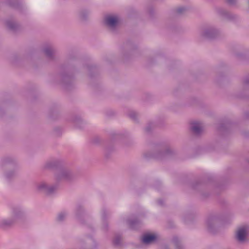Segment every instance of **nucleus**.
Masks as SVG:
<instances>
[{"instance_id": "f257e3e1", "label": "nucleus", "mask_w": 249, "mask_h": 249, "mask_svg": "<svg viewBox=\"0 0 249 249\" xmlns=\"http://www.w3.org/2000/svg\"><path fill=\"white\" fill-rule=\"evenodd\" d=\"M73 174L68 169L59 170L55 174V179L58 181H70L73 178Z\"/></svg>"}, {"instance_id": "20e7f679", "label": "nucleus", "mask_w": 249, "mask_h": 249, "mask_svg": "<svg viewBox=\"0 0 249 249\" xmlns=\"http://www.w3.org/2000/svg\"><path fill=\"white\" fill-rule=\"evenodd\" d=\"M217 33V31L213 27H208L204 29L201 36L204 38L211 39L215 37Z\"/></svg>"}, {"instance_id": "dca6fc26", "label": "nucleus", "mask_w": 249, "mask_h": 249, "mask_svg": "<svg viewBox=\"0 0 249 249\" xmlns=\"http://www.w3.org/2000/svg\"><path fill=\"white\" fill-rule=\"evenodd\" d=\"M84 210L83 208L81 206H79L77 207L76 210V215L77 217H79L83 213Z\"/></svg>"}, {"instance_id": "4be33fe9", "label": "nucleus", "mask_w": 249, "mask_h": 249, "mask_svg": "<svg viewBox=\"0 0 249 249\" xmlns=\"http://www.w3.org/2000/svg\"><path fill=\"white\" fill-rule=\"evenodd\" d=\"M129 115V117L133 119H135L137 117L136 113L134 112L130 113Z\"/></svg>"}, {"instance_id": "f03ea898", "label": "nucleus", "mask_w": 249, "mask_h": 249, "mask_svg": "<svg viewBox=\"0 0 249 249\" xmlns=\"http://www.w3.org/2000/svg\"><path fill=\"white\" fill-rule=\"evenodd\" d=\"M56 188V185H48L45 182H41L36 185V189L38 191L43 192L47 195L53 194Z\"/></svg>"}, {"instance_id": "aec40b11", "label": "nucleus", "mask_w": 249, "mask_h": 249, "mask_svg": "<svg viewBox=\"0 0 249 249\" xmlns=\"http://www.w3.org/2000/svg\"><path fill=\"white\" fill-rule=\"evenodd\" d=\"M153 127V124H149L145 128L146 132H149L150 131L151 128Z\"/></svg>"}, {"instance_id": "412c9836", "label": "nucleus", "mask_w": 249, "mask_h": 249, "mask_svg": "<svg viewBox=\"0 0 249 249\" xmlns=\"http://www.w3.org/2000/svg\"><path fill=\"white\" fill-rule=\"evenodd\" d=\"M213 222V219H209L207 221V225H208V226L209 229L210 230H211V229L212 224Z\"/></svg>"}, {"instance_id": "0eeeda50", "label": "nucleus", "mask_w": 249, "mask_h": 249, "mask_svg": "<svg viewBox=\"0 0 249 249\" xmlns=\"http://www.w3.org/2000/svg\"><path fill=\"white\" fill-rule=\"evenodd\" d=\"M191 130L195 134L198 135L202 132L203 127L201 123L194 122L192 124Z\"/></svg>"}, {"instance_id": "1a4fd4ad", "label": "nucleus", "mask_w": 249, "mask_h": 249, "mask_svg": "<svg viewBox=\"0 0 249 249\" xmlns=\"http://www.w3.org/2000/svg\"><path fill=\"white\" fill-rule=\"evenodd\" d=\"M17 175V171L15 170H12L7 171L5 174V176L7 180H10L15 178Z\"/></svg>"}, {"instance_id": "9b49d317", "label": "nucleus", "mask_w": 249, "mask_h": 249, "mask_svg": "<svg viewBox=\"0 0 249 249\" xmlns=\"http://www.w3.org/2000/svg\"><path fill=\"white\" fill-rule=\"evenodd\" d=\"M6 25L9 29L13 31L16 30L18 26V24L13 20H7Z\"/></svg>"}, {"instance_id": "39448f33", "label": "nucleus", "mask_w": 249, "mask_h": 249, "mask_svg": "<svg viewBox=\"0 0 249 249\" xmlns=\"http://www.w3.org/2000/svg\"><path fill=\"white\" fill-rule=\"evenodd\" d=\"M247 235V228L245 226L239 228L236 234V238L240 242H243L245 241Z\"/></svg>"}, {"instance_id": "9d476101", "label": "nucleus", "mask_w": 249, "mask_h": 249, "mask_svg": "<svg viewBox=\"0 0 249 249\" xmlns=\"http://www.w3.org/2000/svg\"><path fill=\"white\" fill-rule=\"evenodd\" d=\"M44 52L47 56L49 58H53V55L54 53V49L51 46L46 47L44 49Z\"/></svg>"}, {"instance_id": "7ed1b4c3", "label": "nucleus", "mask_w": 249, "mask_h": 249, "mask_svg": "<svg viewBox=\"0 0 249 249\" xmlns=\"http://www.w3.org/2000/svg\"><path fill=\"white\" fill-rule=\"evenodd\" d=\"M22 214V213L20 211H15L13 215L14 219H2L0 221V226L5 227L10 226L16 220L20 218Z\"/></svg>"}, {"instance_id": "a878e982", "label": "nucleus", "mask_w": 249, "mask_h": 249, "mask_svg": "<svg viewBox=\"0 0 249 249\" xmlns=\"http://www.w3.org/2000/svg\"><path fill=\"white\" fill-rule=\"evenodd\" d=\"M158 203L160 204V205H162V202L161 201V200H158Z\"/></svg>"}, {"instance_id": "cd10ccee", "label": "nucleus", "mask_w": 249, "mask_h": 249, "mask_svg": "<svg viewBox=\"0 0 249 249\" xmlns=\"http://www.w3.org/2000/svg\"><path fill=\"white\" fill-rule=\"evenodd\" d=\"M248 4H249V0L248 1Z\"/></svg>"}, {"instance_id": "b1692460", "label": "nucleus", "mask_w": 249, "mask_h": 249, "mask_svg": "<svg viewBox=\"0 0 249 249\" xmlns=\"http://www.w3.org/2000/svg\"><path fill=\"white\" fill-rule=\"evenodd\" d=\"M228 3H229L230 5H233L234 4L237 0H226Z\"/></svg>"}, {"instance_id": "393cba45", "label": "nucleus", "mask_w": 249, "mask_h": 249, "mask_svg": "<svg viewBox=\"0 0 249 249\" xmlns=\"http://www.w3.org/2000/svg\"><path fill=\"white\" fill-rule=\"evenodd\" d=\"M245 82L246 84H249V78H247V79L245 80Z\"/></svg>"}, {"instance_id": "5701e85b", "label": "nucleus", "mask_w": 249, "mask_h": 249, "mask_svg": "<svg viewBox=\"0 0 249 249\" xmlns=\"http://www.w3.org/2000/svg\"><path fill=\"white\" fill-rule=\"evenodd\" d=\"M170 152V150L169 149L166 150V151L164 152H161L160 153V155H166V154H168ZM157 159H160V155H159L158 156H157L156 157Z\"/></svg>"}, {"instance_id": "423d86ee", "label": "nucleus", "mask_w": 249, "mask_h": 249, "mask_svg": "<svg viewBox=\"0 0 249 249\" xmlns=\"http://www.w3.org/2000/svg\"><path fill=\"white\" fill-rule=\"evenodd\" d=\"M118 21V18L116 16H108L105 18L106 24L111 29H114L117 26Z\"/></svg>"}, {"instance_id": "6ab92c4d", "label": "nucleus", "mask_w": 249, "mask_h": 249, "mask_svg": "<svg viewBox=\"0 0 249 249\" xmlns=\"http://www.w3.org/2000/svg\"><path fill=\"white\" fill-rule=\"evenodd\" d=\"M173 241L177 248H180L181 247L179 240L177 237H174Z\"/></svg>"}, {"instance_id": "2eb2a0df", "label": "nucleus", "mask_w": 249, "mask_h": 249, "mask_svg": "<svg viewBox=\"0 0 249 249\" xmlns=\"http://www.w3.org/2000/svg\"><path fill=\"white\" fill-rule=\"evenodd\" d=\"M121 237L120 235H116L113 239V244L115 246H119L121 244Z\"/></svg>"}, {"instance_id": "6e6552de", "label": "nucleus", "mask_w": 249, "mask_h": 249, "mask_svg": "<svg viewBox=\"0 0 249 249\" xmlns=\"http://www.w3.org/2000/svg\"><path fill=\"white\" fill-rule=\"evenodd\" d=\"M157 237L154 234H145L142 238V242L145 244H149L156 240Z\"/></svg>"}, {"instance_id": "4468645a", "label": "nucleus", "mask_w": 249, "mask_h": 249, "mask_svg": "<svg viewBox=\"0 0 249 249\" xmlns=\"http://www.w3.org/2000/svg\"><path fill=\"white\" fill-rule=\"evenodd\" d=\"M67 216V213L65 212H62L59 213L57 216V219L58 221H62L65 219Z\"/></svg>"}, {"instance_id": "bb28decb", "label": "nucleus", "mask_w": 249, "mask_h": 249, "mask_svg": "<svg viewBox=\"0 0 249 249\" xmlns=\"http://www.w3.org/2000/svg\"><path fill=\"white\" fill-rule=\"evenodd\" d=\"M11 167V164H7V166H6V167L8 168V169H10Z\"/></svg>"}, {"instance_id": "f3484780", "label": "nucleus", "mask_w": 249, "mask_h": 249, "mask_svg": "<svg viewBox=\"0 0 249 249\" xmlns=\"http://www.w3.org/2000/svg\"><path fill=\"white\" fill-rule=\"evenodd\" d=\"M56 164V162L54 161H49L46 164V167L47 168H53Z\"/></svg>"}, {"instance_id": "a211bd4d", "label": "nucleus", "mask_w": 249, "mask_h": 249, "mask_svg": "<svg viewBox=\"0 0 249 249\" xmlns=\"http://www.w3.org/2000/svg\"><path fill=\"white\" fill-rule=\"evenodd\" d=\"M186 10V9L185 8L183 7H179L176 9V13L178 14H183Z\"/></svg>"}, {"instance_id": "ddd939ff", "label": "nucleus", "mask_w": 249, "mask_h": 249, "mask_svg": "<svg viewBox=\"0 0 249 249\" xmlns=\"http://www.w3.org/2000/svg\"><path fill=\"white\" fill-rule=\"evenodd\" d=\"M217 12L219 15L225 17L226 18H230L229 13L223 9H218L217 10Z\"/></svg>"}, {"instance_id": "f8f14e48", "label": "nucleus", "mask_w": 249, "mask_h": 249, "mask_svg": "<svg viewBox=\"0 0 249 249\" xmlns=\"http://www.w3.org/2000/svg\"><path fill=\"white\" fill-rule=\"evenodd\" d=\"M139 221L137 219L133 220H128V224L130 227L132 229H135L136 226L139 224Z\"/></svg>"}]
</instances>
